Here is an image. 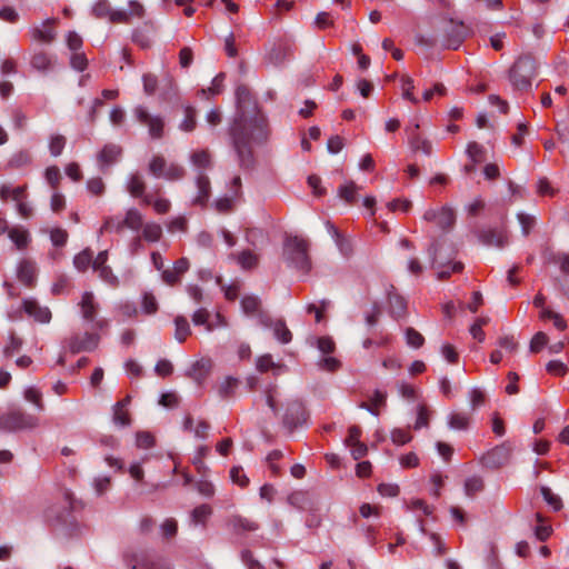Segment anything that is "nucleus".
<instances>
[{"instance_id": "nucleus-45", "label": "nucleus", "mask_w": 569, "mask_h": 569, "mask_svg": "<svg viewBox=\"0 0 569 569\" xmlns=\"http://www.w3.org/2000/svg\"><path fill=\"white\" fill-rule=\"evenodd\" d=\"M24 399L34 405L39 411H42L44 409L42 393L39 389L34 387L27 388L24 390Z\"/></svg>"}, {"instance_id": "nucleus-52", "label": "nucleus", "mask_w": 569, "mask_h": 569, "mask_svg": "<svg viewBox=\"0 0 569 569\" xmlns=\"http://www.w3.org/2000/svg\"><path fill=\"white\" fill-rule=\"evenodd\" d=\"M112 11V8L110 3L107 0H99L93 7H92V14L97 19H106L109 18L110 13Z\"/></svg>"}, {"instance_id": "nucleus-48", "label": "nucleus", "mask_w": 569, "mask_h": 569, "mask_svg": "<svg viewBox=\"0 0 569 569\" xmlns=\"http://www.w3.org/2000/svg\"><path fill=\"white\" fill-rule=\"evenodd\" d=\"M413 88H415V86H413L412 78H410L408 76H403L401 78L402 97L412 103H418L419 102L418 98L415 97L412 93Z\"/></svg>"}, {"instance_id": "nucleus-18", "label": "nucleus", "mask_w": 569, "mask_h": 569, "mask_svg": "<svg viewBox=\"0 0 569 569\" xmlns=\"http://www.w3.org/2000/svg\"><path fill=\"white\" fill-rule=\"evenodd\" d=\"M82 318L87 321H94L98 313L99 305L94 300L92 292L86 291L79 303Z\"/></svg>"}, {"instance_id": "nucleus-9", "label": "nucleus", "mask_w": 569, "mask_h": 569, "mask_svg": "<svg viewBox=\"0 0 569 569\" xmlns=\"http://www.w3.org/2000/svg\"><path fill=\"white\" fill-rule=\"evenodd\" d=\"M100 337L96 333L84 332L83 335H73L68 339V348L76 355L82 351H91L99 345Z\"/></svg>"}, {"instance_id": "nucleus-2", "label": "nucleus", "mask_w": 569, "mask_h": 569, "mask_svg": "<svg viewBox=\"0 0 569 569\" xmlns=\"http://www.w3.org/2000/svg\"><path fill=\"white\" fill-rule=\"evenodd\" d=\"M266 403L271 409L274 417H280L283 426L292 432L296 428L305 425L308 420V411L300 399H290L283 407V413L280 415L279 391L276 385L269 386L266 391Z\"/></svg>"}, {"instance_id": "nucleus-36", "label": "nucleus", "mask_w": 569, "mask_h": 569, "mask_svg": "<svg viewBox=\"0 0 569 569\" xmlns=\"http://www.w3.org/2000/svg\"><path fill=\"white\" fill-rule=\"evenodd\" d=\"M8 236L19 250L24 249L29 242V233L22 228H12Z\"/></svg>"}, {"instance_id": "nucleus-61", "label": "nucleus", "mask_w": 569, "mask_h": 569, "mask_svg": "<svg viewBox=\"0 0 569 569\" xmlns=\"http://www.w3.org/2000/svg\"><path fill=\"white\" fill-rule=\"evenodd\" d=\"M99 273V277L110 286H118V278L113 274L111 268L109 266H102L98 269H94Z\"/></svg>"}, {"instance_id": "nucleus-56", "label": "nucleus", "mask_w": 569, "mask_h": 569, "mask_svg": "<svg viewBox=\"0 0 569 569\" xmlns=\"http://www.w3.org/2000/svg\"><path fill=\"white\" fill-rule=\"evenodd\" d=\"M238 262L243 269H252L257 266L258 258L251 251H242L238 257Z\"/></svg>"}, {"instance_id": "nucleus-3", "label": "nucleus", "mask_w": 569, "mask_h": 569, "mask_svg": "<svg viewBox=\"0 0 569 569\" xmlns=\"http://www.w3.org/2000/svg\"><path fill=\"white\" fill-rule=\"evenodd\" d=\"M309 242L298 236L288 237L283 246V256L288 263L296 269L308 273L311 270L309 257Z\"/></svg>"}, {"instance_id": "nucleus-63", "label": "nucleus", "mask_w": 569, "mask_h": 569, "mask_svg": "<svg viewBox=\"0 0 569 569\" xmlns=\"http://www.w3.org/2000/svg\"><path fill=\"white\" fill-rule=\"evenodd\" d=\"M22 347V340L13 335L10 336L9 343L3 349V355L7 358L12 357Z\"/></svg>"}, {"instance_id": "nucleus-29", "label": "nucleus", "mask_w": 569, "mask_h": 569, "mask_svg": "<svg viewBox=\"0 0 569 569\" xmlns=\"http://www.w3.org/2000/svg\"><path fill=\"white\" fill-rule=\"evenodd\" d=\"M409 143L413 151H421L426 156H430L432 153V144L428 139L422 138L416 132L410 133Z\"/></svg>"}, {"instance_id": "nucleus-33", "label": "nucleus", "mask_w": 569, "mask_h": 569, "mask_svg": "<svg viewBox=\"0 0 569 569\" xmlns=\"http://www.w3.org/2000/svg\"><path fill=\"white\" fill-rule=\"evenodd\" d=\"M288 502L298 509H307L311 506L309 495L306 491H295L288 496Z\"/></svg>"}, {"instance_id": "nucleus-14", "label": "nucleus", "mask_w": 569, "mask_h": 569, "mask_svg": "<svg viewBox=\"0 0 569 569\" xmlns=\"http://www.w3.org/2000/svg\"><path fill=\"white\" fill-rule=\"evenodd\" d=\"M23 310L29 317H32L40 323H49L52 317L48 307L40 306L38 301L33 299H27L23 301Z\"/></svg>"}, {"instance_id": "nucleus-4", "label": "nucleus", "mask_w": 569, "mask_h": 569, "mask_svg": "<svg viewBox=\"0 0 569 569\" xmlns=\"http://www.w3.org/2000/svg\"><path fill=\"white\" fill-rule=\"evenodd\" d=\"M537 74V62L531 54L520 56L510 69L509 78L518 90H527Z\"/></svg>"}, {"instance_id": "nucleus-23", "label": "nucleus", "mask_w": 569, "mask_h": 569, "mask_svg": "<svg viewBox=\"0 0 569 569\" xmlns=\"http://www.w3.org/2000/svg\"><path fill=\"white\" fill-rule=\"evenodd\" d=\"M184 118L179 129L184 132H192L197 127V109L190 104L183 107Z\"/></svg>"}, {"instance_id": "nucleus-32", "label": "nucleus", "mask_w": 569, "mask_h": 569, "mask_svg": "<svg viewBox=\"0 0 569 569\" xmlns=\"http://www.w3.org/2000/svg\"><path fill=\"white\" fill-rule=\"evenodd\" d=\"M190 160L193 166L201 169H209L212 166L211 153L204 149L194 151L191 154Z\"/></svg>"}, {"instance_id": "nucleus-37", "label": "nucleus", "mask_w": 569, "mask_h": 569, "mask_svg": "<svg viewBox=\"0 0 569 569\" xmlns=\"http://www.w3.org/2000/svg\"><path fill=\"white\" fill-rule=\"evenodd\" d=\"M126 229L123 224V219L120 217H107L103 221V224L100 229V232H117L120 233Z\"/></svg>"}, {"instance_id": "nucleus-27", "label": "nucleus", "mask_w": 569, "mask_h": 569, "mask_svg": "<svg viewBox=\"0 0 569 569\" xmlns=\"http://www.w3.org/2000/svg\"><path fill=\"white\" fill-rule=\"evenodd\" d=\"M30 62L32 68L41 72L49 71L53 66L51 57L43 51L34 53Z\"/></svg>"}, {"instance_id": "nucleus-64", "label": "nucleus", "mask_w": 569, "mask_h": 569, "mask_svg": "<svg viewBox=\"0 0 569 569\" xmlns=\"http://www.w3.org/2000/svg\"><path fill=\"white\" fill-rule=\"evenodd\" d=\"M142 309L147 315H153L158 310L156 297L152 293H144L142 298Z\"/></svg>"}, {"instance_id": "nucleus-10", "label": "nucleus", "mask_w": 569, "mask_h": 569, "mask_svg": "<svg viewBox=\"0 0 569 569\" xmlns=\"http://www.w3.org/2000/svg\"><path fill=\"white\" fill-rule=\"evenodd\" d=\"M512 449L509 445L502 443L500 446H497L492 450L488 451L482 460L483 463L492 469L500 468L501 466H505L510 457H511Z\"/></svg>"}, {"instance_id": "nucleus-28", "label": "nucleus", "mask_w": 569, "mask_h": 569, "mask_svg": "<svg viewBox=\"0 0 569 569\" xmlns=\"http://www.w3.org/2000/svg\"><path fill=\"white\" fill-rule=\"evenodd\" d=\"M123 224L130 230H140L143 226L142 214L136 208L129 209L123 218Z\"/></svg>"}, {"instance_id": "nucleus-38", "label": "nucleus", "mask_w": 569, "mask_h": 569, "mask_svg": "<svg viewBox=\"0 0 569 569\" xmlns=\"http://www.w3.org/2000/svg\"><path fill=\"white\" fill-rule=\"evenodd\" d=\"M168 167L162 156H154L149 162V172L156 178H162Z\"/></svg>"}, {"instance_id": "nucleus-30", "label": "nucleus", "mask_w": 569, "mask_h": 569, "mask_svg": "<svg viewBox=\"0 0 569 569\" xmlns=\"http://www.w3.org/2000/svg\"><path fill=\"white\" fill-rule=\"evenodd\" d=\"M18 278L22 283L31 286L34 279L33 264L26 260L21 261L18 267Z\"/></svg>"}, {"instance_id": "nucleus-54", "label": "nucleus", "mask_w": 569, "mask_h": 569, "mask_svg": "<svg viewBox=\"0 0 569 569\" xmlns=\"http://www.w3.org/2000/svg\"><path fill=\"white\" fill-rule=\"evenodd\" d=\"M407 343L412 348H420L425 343L423 336L413 328L406 329Z\"/></svg>"}, {"instance_id": "nucleus-42", "label": "nucleus", "mask_w": 569, "mask_h": 569, "mask_svg": "<svg viewBox=\"0 0 569 569\" xmlns=\"http://www.w3.org/2000/svg\"><path fill=\"white\" fill-rule=\"evenodd\" d=\"M359 190V187L353 182L349 181L348 183L341 186L338 189V194L341 199H343L348 203L356 202V193Z\"/></svg>"}, {"instance_id": "nucleus-46", "label": "nucleus", "mask_w": 569, "mask_h": 569, "mask_svg": "<svg viewBox=\"0 0 569 569\" xmlns=\"http://www.w3.org/2000/svg\"><path fill=\"white\" fill-rule=\"evenodd\" d=\"M113 422L116 425L127 427L130 425V416L127 409H123V403H116L113 407Z\"/></svg>"}, {"instance_id": "nucleus-40", "label": "nucleus", "mask_w": 569, "mask_h": 569, "mask_svg": "<svg viewBox=\"0 0 569 569\" xmlns=\"http://www.w3.org/2000/svg\"><path fill=\"white\" fill-rule=\"evenodd\" d=\"M93 252L90 249H84L78 253L73 259V264L79 271H86L92 266Z\"/></svg>"}, {"instance_id": "nucleus-55", "label": "nucleus", "mask_w": 569, "mask_h": 569, "mask_svg": "<svg viewBox=\"0 0 569 569\" xmlns=\"http://www.w3.org/2000/svg\"><path fill=\"white\" fill-rule=\"evenodd\" d=\"M66 146V138L61 134L52 136L49 142V150L53 157H58L62 153Z\"/></svg>"}, {"instance_id": "nucleus-19", "label": "nucleus", "mask_w": 569, "mask_h": 569, "mask_svg": "<svg viewBox=\"0 0 569 569\" xmlns=\"http://www.w3.org/2000/svg\"><path fill=\"white\" fill-rule=\"evenodd\" d=\"M388 302L390 315L393 318L398 319L406 316L407 301L403 297L396 292L393 287H391V290L388 291Z\"/></svg>"}, {"instance_id": "nucleus-51", "label": "nucleus", "mask_w": 569, "mask_h": 569, "mask_svg": "<svg viewBox=\"0 0 569 569\" xmlns=\"http://www.w3.org/2000/svg\"><path fill=\"white\" fill-rule=\"evenodd\" d=\"M483 489V481L480 477H471L465 481V492L472 497Z\"/></svg>"}, {"instance_id": "nucleus-15", "label": "nucleus", "mask_w": 569, "mask_h": 569, "mask_svg": "<svg viewBox=\"0 0 569 569\" xmlns=\"http://www.w3.org/2000/svg\"><path fill=\"white\" fill-rule=\"evenodd\" d=\"M56 22V19H48L41 26L33 27L30 30L32 39L43 43L53 42L57 36L54 30Z\"/></svg>"}, {"instance_id": "nucleus-7", "label": "nucleus", "mask_w": 569, "mask_h": 569, "mask_svg": "<svg viewBox=\"0 0 569 569\" xmlns=\"http://www.w3.org/2000/svg\"><path fill=\"white\" fill-rule=\"evenodd\" d=\"M423 220L435 222L441 230L449 231L456 222V213L452 208L443 206L439 209L426 210Z\"/></svg>"}, {"instance_id": "nucleus-53", "label": "nucleus", "mask_w": 569, "mask_h": 569, "mask_svg": "<svg viewBox=\"0 0 569 569\" xmlns=\"http://www.w3.org/2000/svg\"><path fill=\"white\" fill-rule=\"evenodd\" d=\"M548 342H549L548 336L545 332L539 331L532 337V339L530 341L529 349L531 352L537 353V352L541 351V349L543 347H546L548 345Z\"/></svg>"}, {"instance_id": "nucleus-25", "label": "nucleus", "mask_w": 569, "mask_h": 569, "mask_svg": "<svg viewBox=\"0 0 569 569\" xmlns=\"http://www.w3.org/2000/svg\"><path fill=\"white\" fill-rule=\"evenodd\" d=\"M290 56V47L286 43L274 44L268 53V59L273 64L282 63Z\"/></svg>"}, {"instance_id": "nucleus-8", "label": "nucleus", "mask_w": 569, "mask_h": 569, "mask_svg": "<svg viewBox=\"0 0 569 569\" xmlns=\"http://www.w3.org/2000/svg\"><path fill=\"white\" fill-rule=\"evenodd\" d=\"M137 120L149 128V133L153 139H160L163 136L164 122L159 116H151L146 108L139 106L134 109Z\"/></svg>"}, {"instance_id": "nucleus-13", "label": "nucleus", "mask_w": 569, "mask_h": 569, "mask_svg": "<svg viewBox=\"0 0 569 569\" xmlns=\"http://www.w3.org/2000/svg\"><path fill=\"white\" fill-rule=\"evenodd\" d=\"M122 154V148L114 143L106 144L97 156L99 167L102 171L114 164Z\"/></svg>"}, {"instance_id": "nucleus-17", "label": "nucleus", "mask_w": 569, "mask_h": 569, "mask_svg": "<svg viewBox=\"0 0 569 569\" xmlns=\"http://www.w3.org/2000/svg\"><path fill=\"white\" fill-rule=\"evenodd\" d=\"M212 369V361L208 358H202L196 361L188 371V376L198 385H201L209 376Z\"/></svg>"}, {"instance_id": "nucleus-44", "label": "nucleus", "mask_w": 569, "mask_h": 569, "mask_svg": "<svg viewBox=\"0 0 569 569\" xmlns=\"http://www.w3.org/2000/svg\"><path fill=\"white\" fill-rule=\"evenodd\" d=\"M273 333L274 337L282 343H289L292 339L291 331L287 328L283 320L274 321Z\"/></svg>"}, {"instance_id": "nucleus-60", "label": "nucleus", "mask_w": 569, "mask_h": 569, "mask_svg": "<svg viewBox=\"0 0 569 569\" xmlns=\"http://www.w3.org/2000/svg\"><path fill=\"white\" fill-rule=\"evenodd\" d=\"M518 220L521 224V230H522V234L525 237H527L531 229L535 227L536 224V219L533 216H530V214H527V213H518Z\"/></svg>"}, {"instance_id": "nucleus-6", "label": "nucleus", "mask_w": 569, "mask_h": 569, "mask_svg": "<svg viewBox=\"0 0 569 569\" xmlns=\"http://www.w3.org/2000/svg\"><path fill=\"white\" fill-rule=\"evenodd\" d=\"M124 560L131 569H171L167 562L144 551L127 555Z\"/></svg>"}, {"instance_id": "nucleus-41", "label": "nucleus", "mask_w": 569, "mask_h": 569, "mask_svg": "<svg viewBox=\"0 0 569 569\" xmlns=\"http://www.w3.org/2000/svg\"><path fill=\"white\" fill-rule=\"evenodd\" d=\"M212 509L209 505H200L191 512V521L194 525H204L207 519L211 516Z\"/></svg>"}, {"instance_id": "nucleus-43", "label": "nucleus", "mask_w": 569, "mask_h": 569, "mask_svg": "<svg viewBox=\"0 0 569 569\" xmlns=\"http://www.w3.org/2000/svg\"><path fill=\"white\" fill-rule=\"evenodd\" d=\"M540 492L545 499V501L555 510L559 511L562 508V500L559 496L553 493L549 487L541 486Z\"/></svg>"}, {"instance_id": "nucleus-20", "label": "nucleus", "mask_w": 569, "mask_h": 569, "mask_svg": "<svg viewBox=\"0 0 569 569\" xmlns=\"http://www.w3.org/2000/svg\"><path fill=\"white\" fill-rule=\"evenodd\" d=\"M128 192L134 198H142L146 194V182L141 174L133 173L129 177L127 182Z\"/></svg>"}, {"instance_id": "nucleus-16", "label": "nucleus", "mask_w": 569, "mask_h": 569, "mask_svg": "<svg viewBox=\"0 0 569 569\" xmlns=\"http://www.w3.org/2000/svg\"><path fill=\"white\" fill-rule=\"evenodd\" d=\"M196 184L198 192L197 196L193 198L192 203L202 207L208 202L210 198V180L207 174H204L203 172H199L196 178Z\"/></svg>"}, {"instance_id": "nucleus-59", "label": "nucleus", "mask_w": 569, "mask_h": 569, "mask_svg": "<svg viewBox=\"0 0 569 569\" xmlns=\"http://www.w3.org/2000/svg\"><path fill=\"white\" fill-rule=\"evenodd\" d=\"M137 447L149 449L154 445V437L148 431H139L136 436Z\"/></svg>"}, {"instance_id": "nucleus-21", "label": "nucleus", "mask_w": 569, "mask_h": 569, "mask_svg": "<svg viewBox=\"0 0 569 569\" xmlns=\"http://www.w3.org/2000/svg\"><path fill=\"white\" fill-rule=\"evenodd\" d=\"M228 525L237 533L244 531H254L259 528L258 523L247 518H242L240 516H232L231 518H229Z\"/></svg>"}, {"instance_id": "nucleus-50", "label": "nucleus", "mask_w": 569, "mask_h": 569, "mask_svg": "<svg viewBox=\"0 0 569 569\" xmlns=\"http://www.w3.org/2000/svg\"><path fill=\"white\" fill-rule=\"evenodd\" d=\"M44 177L50 187L56 191L62 179L61 172L57 166H51L46 169Z\"/></svg>"}, {"instance_id": "nucleus-22", "label": "nucleus", "mask_w": 569, "mask_h": 569, "mask_svg": "<svg viewBox=\"0 0 569 569\" xmlns=\"http://www.w3.org/2000/svg\"><path fill=\"white\" fill-rule=\"evenodd\" d=\"M387 400V393L382 392L380 390H376L373 392V396L370 398V405L367 402H361L359 407L361 409L368 410L370 413L378 416L379 415V407H385Z\"/></svg>"}, {"instance_id": "nucleus-49", "label": "nucleus", "mask_w": 569, "mask_h": 569, "mask_svg": "<svg viewBox=\"0 0 569 569\" xmlns=\"http://www.w3.org/2000/svg\"><path fill=\"white\" fill-rule=\"evenodd\" d=\"M143 203L152 204L153 209L160 214L167 213L170 209L169 200L162 198L153 200L150 194L143 197Z\"/></svg>"}, {"instance_id": "nucleus-31", "label": "nucleus", "mask_w": 569, "mask_h": 569, "mask_svg": "<svg viewBox=\"0 0 569 569\" xmlns=\"http://www.w3.org/2000/svg\"><path fill=\"white\" fill-rule=\"evenodd\" d=\"M452 26L453 36L447 39L446 47L449 49H457L465 38V27L460 23H455L450 20Z\"/></svg>"}, {"instance_id": "nucleus-5", "label": "nucleus", "mask_w": 569, "mask_h": 569, "mask_svg": "<svg viewBox=\"0 0 569 569\" xmlns=\"http://www.w3.org/2000/svg\"><path fill=\"white\" fill-rule=\"evenodd\" d=\"M38 426V419L21 410H12L0 416V430L14 432L24 429H33Z\"/></svg>"}, {"instance_id": "nucleus-57", "label": "nucleus", "mask_w": 569, "mask_h": 569, "mask_svg": "<svg viewBox=\"0 0 569 569\" xmlns=\"http://www.w3.org/2000/svg\"><path fill=\"white\" fill-rule=\"evenodd\" d=\"M184 169L176 163H169L162 178L168 180H180L184 177Z\"/></svg>"}, {"instance_id": "nucleus-58", "label": "nucleus", "mask_w": 569, "mask_h": 569, "mask_svg": "<svg viewBox=\"0 0 569 569\" xmlns=\"http://www.w3.org/2000/svg\"><path fill=\"white\" fill-rule=\"evenodd\" d=\"M469 401H470L471 409L476 410L479 407H481L482 405H485L486 395L482 390H480L478 388H473L470 390Z\"/></svg>"}, {"instance_id": "nucleus-39", "label": "nucleus", "mask_w": 569, "mask_h": 569, "mask_svg": "<svg viewBox=\"0 0 569 569\" xmlns=\"http://www.w3.org/2000/svg\"><path fill=\"white\" fill-rule=\"evenodd\" d=\"M238 379L233 377H227L218 388L219 396L223 399L232 397L238 387Z\"/></svg>"}, {"instance_id": "nucleus-24", "label": "nucleus", "mask_w": 569, "mask_h": 569, "mask_svg": "<svg viewBox=\"0 0 569 569\" xmlns=\"http://www.w3.org/2000/svg\"><path fill=\"white\" fill-rule=\"evenodd\" d=\"M241 309L247 316H258L261 309V300L253 295L244 296L241 299Z\"/></svg>"}, {"instance_id": "nucleus-62", "label": "nucleus", "mask_w": 569, "mask_h": 569, "mask_svg": "<svg viewBox=\"0 0 569 569\" xmlns=\"http://www.w3.org/2000/svg\"><path fill=\"white\" fill-rule=\"evenodd\" d=\"M546 370L553 376L562 377L567 373V366L559 360H551L547 363Z\"/></svg>"}, {"instance_id": "nucleus-34", "label": "nucleus", "mask_w": 569, "mask_h": 569, "mask_svg": "<svg viewBox=\"0 0 569 569\" xmlns=\"http://www.w3.org/2000/svg\"><path fill=\"white\" fill-rule=\"evenodd\" d=\"M142 227V237L144 240L150 242H157L160 240L162 236V228L160 224L156 222H148Z\"/></svg>"}, {"instance_id": "nucleus-11", "label": "nucleus", "mask_w": 569, "mask_h": 569, "mask_svg": "<svg viewBox=\"0 0 569 569\" xmlns=\"http://www.w3.org/2000/svg\"><path fill=\"white\" fill-rule=\"evenodd\" d=\"M477 236L485 246L503 248L508 243V234L503 228H483L477 232Z\"/></svg>"}, {"instance_id": "nucleus-12", "label": "nucleus", "mask_w": 569, "mask_h": 569, "mask_svg": "<svg viewBox=\"0 0 569 569\" xmlns=\"http://www.w3.org/2000/svg\"><path fill=\"white\" fill-rule=\"evenodd\" d=\"M438 250H439V241L438 240H433L431 242V244L429 246V248H428V253H429V257H430V259L432 261L433 268L438 269L437 277H438L439 280H445V279L449 278L451 272H460V271H462L463 263H461V262L453 263L450 269H445V268L441 269L443 266H442V262L439 261Z\"/></svg>"}, {"instance_id": "nucleus-26", "label": "nucleus", "mask_w": 569, "mask_h": 569, "mask_svg": "<svg viewBox=\"0 0 569 569\" xmlns=\"http://www.w3.org/2000/svg\"><path fill=\"white\" fill-rule=\"evenodd\" d=\"M470 421L471 417L465 412H452L448 417V426L455 430H467Z\"/></svg>"}, {"instance_id": "nucleus-35", "label": "nucleus", "mask_w": 569, "mask_h": 569, "mask_svg": "<svg viewBox=\"0 0 569 569\" xmlns=\"http://www.w3.org/2000/svg\"><path fill=\"white\" fill-rule=\"evenodd\" d=\"M174 326H176L174 338L179 342H183L187 339V337L191 333L188 320L182 316H178L174 319Z\"/></svg>"}, {"instance_id": "nucleus-47", "label": "nucleus", "mask_w": 569, "mask_h": 569, "mask_svg": "<svg viewBox=\"0 0 569 569\" xmlns=\"http://www.w3.org/2000/svg\"><path fill=\"white\" fill-rule=\"evenodd\" d=\"M466 152L472 162H482L485 159V149L476 141L468 143Z\"/></svg>"}, {"instance_id": "nucleus-1", "label": "nucleus", "mask_w": 569, "mask_h": 569, "mask_svg": "<svg viewBox=\"0 0 569 569\" xmlns=\"http://www.w3.org/2000/svg\"><path fill=\"white\" fill-rule=\"evenodd\" d=\"M236 100L237 113L229 128L230 141L239 167L250 170L256 163L252 146L264 143L270 130L266 117L247 86L237 87Z\"/></svg>"}]
</instances>
